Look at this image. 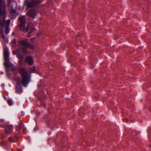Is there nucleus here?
I'll return each instance as SVG.
<instances>
[{"instance_id": "7", "label": "nucleus", "mask_w": 151, "mask_h": 151, "mask_svg": "<svg viewBox=\"0 0 151 151\" xmlns=\"http://www.w3.org/2000/svg\"><path fill=\"white\" fill-rule=\"evenodd\" d=\"M36 14V11L34 10H31L27 13V14L30 17L34 19Z\"/></svg>"}, {"instance_id": "8", "label": "nucleus", "mask_w": 151, "mask_h": 151, "mask_svg": "<svg viewBox=\"0 0 151 151\" xmlns=\"http://www.w3.org/2000/svg\"><path fill=\"white\" fill-rule=\"evenodd\" d=\"M12 53L13 55H16L17 57L18 58H19V63L20 64L22 60L23 59V56L20 54L15 51H13L12 52Z\"/></svg>"}, {"instance_id": "12", "label": "nucleus", "mask_w": 151, "mask_h": 151, "mask_svg": "<svg viewBox=\"0 0 151 151\" xmlns=\"http://www.w3.org/2000/svg\"><path fill=\"white\" fill-rule=\"evenodd\" d=\"M13 126L9 125L6 128V131L7 133H9L12 131Z\"/></svg>"}, {"instance_id": "11", "label": "nucleus", "mask_w": 151, "mask_h": 151, "mask_svg": "<svg viewBox=\"0 0 151 151\" xmlns=\"http://www.w3.org/2000/svg\"><path fill=\"white\" fill-rule=\"evenodd\" d=\"M25 62L30 65H32L33 64V59L31 57H27L25 60Z\"/></svg>"}, {"instance_id": "13", "label": "nucleus", "mask_w": 151, "mask_h": 151, "mask_svg": "<svg viewBox=\"0 0 151 151\" xmlns=\"http://www.w3.org/2000/svg\"><path fill=\"white\" fill-rule=\"evenodd\" d=\"M7 103L10 105H12L13 104V102L11 99H8Z\"/></svg>"}, {"instance_id": "17", "label": "nucleus", "mask_w": 151, "mask_h": 151, "mask_svg": "<svg viewBox=\"0 0 151 151\" xmlns=\"http://www.w3.org/2000/svg\"><path fill=\"white\" fill-rule=\"evenodd\" d=\"M37 130V128H34V130Z\"/></svg>"}, {"instance_id": "4", "label": "nucleus", "mask_w": 151, "mask_h": 151, "mask_svg": "<svg viewBox=\"0 0 151 151\" xmlns=\"http://www.w3.org/2000/svg\"><path fill=\"white\" fill-rule=\"evenodd\" d=\"M19 21L20 22L19 27L21 30H23L25 32L28 31V28L25 27L26 25V19L25 17L23 15H21L19 18Z\"/></svg>"}, {"instance_id": "16", "label": "nucleus", "mask_w": 151, "mask_h": 151, "mask_svg": "<svg viewBox=\"0 0 151 151\" xmlns=\"http://www.w3.org/2000/svg\"><path fill=\"white\" fill-rule=\"evenodd\" d=\"M30 73H32V72H34V70H31L30 71Z\"/></svg>"}, {"instance_id": "3", "label": "nucleus", "mask_w": 151, "mask_h": 151, "mask_svg": "<svg viewBox=\"0 0 151 151\" xmlns=\"http://www.w3.org/2000/svg\"><path fill=\"white\" fill-rule=\"evenodd\" d=\"M19 70V73L22 77V84L23 86L27 87L30 81V75L27 73L24 68H20Z\"/></svg>"}, {"instance_id": "6", "label": "nucleus", "mask_w": 151, "mask_h": 151, "mask_svg": "<svg viewBox=\"0 0 151 151\" xmlns=\"http://www.w3.org/2000/svg\"><path fill=\"white\" fill-rule=\"evenodd\" d=\"M16 3L14 1L12 2H10L8 4V5L9 6H11L12 7V9L11 10V14L12 15V18L14 19L16 18L17 13L16 12V10L13 8V4H16Z\"/></svg>"}, {"instance_id": "2", "label": "nucleus", "mask_w": 151, "mask_h": 151, "mask_svg": "<svg viewBox=\"0 0 151 151\" xmlns=\"http://www.w3.org/2000/svg\"><path fill=\"white\" fill-rule=\"evenodd\" d=\"M4 65L5 66L6 70L14 69V67L12 63H11L9 60V54L8 51V49L6 47L4 48Z\"/></svg>"}, {"instance_id": "14", "label": "nucleus", "mask_w": 151, "mask_h": 151, "mask_svg": "<svg viewBox=\"0 0 151 151\" xmlns=\"http://www.w3.org/2000/svg\"><path fill=\"white\" fill-rule=\"evenodd\" d=\"M16 42V40L15 39H14L11 42V45L12 47H14L15 46V44Z\"/></svg>"}, {"instance_id": "5", "label": "nucleus", "mask_w": 151, "mask_h": 151, "mask_svg": "<svg viewBox=\"0 0 151 151\" xmlns=\"http://www.w3.org/2000/svg\"><path fill=\"white\" fill-rule=\"evenodd\" d=\"M19 43L21 45H22L24 47L23 49H22L21 48L22 51L23 52H27L26 48L28 47H29L30 49H32L34 47L33 45L29 44L26 41L24 40H22L19 42Z\"/></svg>"}, {"instance_id": "15", "label": "nucleus", "mask_w": 151, "mask_h": 151, "mask_svg": "<svg viewBox=\"0 0 151 151\" xmlns=\"http://www.w3.org/2000/svg\"><path fill=\"white\" fill-rule=\"evenodd\" d=\"M32 6V4L31 3H28L27 4V7H31Z\"/></svg>"}, {"instance_id": "10", "label": "nucleus", "mask_w": 151, "mask_h": 151, "mask_svg": "<svg viewBox=\"0 0 151 151\" xmlns=\"http://www.w3.org/2000/svg\"><path fill=\"white\" fill-rule=\"evenodd\" d=\"M10 19H8L7 20V21L6 22V24L7 25V27H6L5 28V30H6V32L5 33L6 34H8L9 33V32L10 29H9V26L10 24Z\"/></svg>"}, {"instance_id": "18", "label": "nucleus", "mask_w": 151, "mask_h": 151, "mask_svg": "<svg viewBox=\"0 0 151 151\" xmlns=\"http://www.w3.org/2000/svg\"><path fill=\"white\" fill-rule=\"evenodd\" d=\"M14 32L12 33V34L13 35L14 34Z\"/></svg>"}, {"instance_id": "9", "label": "nucleus", "mask_w": 151, "mask_h": 151, "mask_svg": "<svg viewBox=\"0 0 151 151\" xmlns=\"http://www.w3.org/2000/svg\"><path fill=\"white\" fill-rule=\"evenodd\" d=\"M20 84V81L18 79L17 81V85L16 86V91L17 93H21L22 89L21 88L19 87V86Z\"/></svg>"}, {"instance_id": "1", "label": "nucleus", "mask_w": 151, "mask_h": 151, "mask_svg": "<svg viewBox=\"0 0 151 151\" xmlns=\"http://www.w3.org/2000/svg\"><path fill=\"white\" fill-rule=\"evenodd\" d=\"M6 5L4 0H0V37L8 43V40L5 38L3 34V28L6 16Z\"/></svg>"}]
</instances>
